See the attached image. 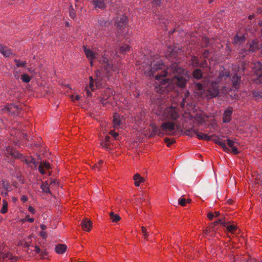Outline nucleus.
Here are the masks:
<instances>
[{"label":"nucleus","instance_id":"1","mask_svg":"<svg viewBox=\"0 0 262 262\" xmlns=\"http://www.w3.org/2000/svg\"><path fill=\"white\" fill-rule=\"evenodd\" d=\"M143 67L146 76L155 77V89L159 93H167L177 87L184 88L186 86L187 79L184 73V70L177 66H173L164 70L163 63L161 59H158Z\"/></svg>","mask_w":262,"mask_h":262},{"label":"nucleus","instance_id":"2","mask_svg":"<svg viewBox=\"0 0 262 262\" xmlns=\"http://www.w3.org/2000/svg\"><path fill=\"white\" fill-rule=\"evenodd\" d=\"M119 70V68L115 64L111 66L109 64H106L104 66L103 69L96 72L97 78L95 79V84H94V81L92 76H90L89 84L85 88L86 96L91 97L92 95L91 92L94 91L96 88H98L102 84V81H105L106 79H108L112 75L113 72H118Z\"/></svg>","mask_w":262,"mask_h":262},{"label":"nucleus","instance_id":"3","mask_svg":"<svg viewBox=\"0 0 262 262\" xmlns=\"http://www.w3.org/2000/svg\"><path fill=\"white\" fill-rule=\"evenodd\" d=\"M180 113L176 107L169 106L166 108L161 114V119L163 120L174 121L179 118Z\"/></svg>","mask_w":262,"mask_h":262},{"label":"nucleus","instance_id":"4","mask_svg":"<svg viewBox=\"0 0 262 262\" xmlns=\"http://www.w3.org/2000/svg\"><path fill=\"white\" fill-rule=\"evenodd\" d=\"M219 89L218 83L216 82H209L207 90L206 97L207 99H211L218 96Z\"/></svg>","mask_w":262,"mask_h":262},{"label":"nucleus","instance_id":"5","mask_svg":"<svg viewBox=\"0 0 262 262\" xmlns=\"http://www.w3.org/2000/svg\"><path fill=\"white\" fill-rule=\"evenodd\" d=\"M113 91L111 89H105L102 94L100 101L104 106L106 105L107 103H112L114 99Z\"/></svg>","mask_w":262,"mask_h":262},{"label":"nucleus","instance_id":"6","mask_svg":"<svg viewBox=\"0 0 262 262\" xmlns=\"http://www.w3.org/2000/svg\"><path fill=\"white\" fill-rule=\"evenodd\" d=\"M175 123L173 121H167L163 123L161 125V129L166 132L167 135L172 134V132L174 129Z\"/></svg>","mask_w":262,"mask_h":262},{"label":"nucleus","instance_id":"7","mask_svg":"<svg viewBox=\"0 0 262 262\" xmlns=\"http://www.w3.org/2000/svg\"><path fill=\"white\" fill-rule=\"evenodd\" d=\"M4 156L7 158H9L10 156L18 159L21 158L23 157L22 154L13 149L9 146L6 147L5 149L4 150Z\"/></svg>","mask_w":262,"mask_h":262},{"label":"nucleus","instance_id":"8","mask_svg":"<svg viewBox=\"0 0 262 262\" xmlns=\"http://www.w3.org/2000/svg\"><path fill=\"white\" fill-rule=\"evenodd\" d=\"M127 20V17L125 15L118 16L115 20V25L118 29H121L125 27Z\"/></svg>","mask_w":262,"mask_h":262},{"label":"nucleus","instance_id":"9","mask_svg":"<svg viewBox=\"0 0 262 262\" xmlns=\"http://www.w3.org/2000/svg\"><path fill=\"white\" fill-rule=\"evenodd\" d=\"M107 0H92L91 3L95 9L104 10L106 8Z\"/></svg>","mask_w":262,"mask_h":262},{"label":"nucleus","instance_id":"10","mask_svg":"<svg viewBox=\"0 0 262 262\" xmlns=\"http://www.w3.org/2000/svg\"><path fill=\"white\" fill-rule=\"evenodd\" d=\"M233 111V108L231 107H228L225 110L223 115V122L224 123H229L231 120Z\"/></svg>","mask_w":262,"mask_h":262},{"label":"nucleus","instance_id":"11","mask_svg":"<svg viewBox=\"0 0 262 262\" xmlns=\"http://www.w3.org/2000/svg\"><path fill=\"white\" fill-rule=\"evenodd\" d=\"M227 143L228 146L231 148V152L233 154L235 155L238 154L239 152L237 148L238 143L236 139L232 140L228 138L227 139Z\"/></svg>","mask_w":262,"mask_h":262},{"label":"nucleus","instance_id":"12","mask_svg":"<svg viewBox=\"0 0 262 262\" xmlns=\"http://www.w3.org/2000/svg\"><path fill=\"white\" fill-rule=\"evenodd\" d=\"M81 226L83 230L89 232L92 227V223L89 219H84L81 221Z\"/></svg>","mask_w":262,"mask_h":262},{"label":"nucleus","instance_id":"13","mask_svg":"<svg viewBox=\"0 0 262 262\" xmlns=\"http://www.w3.org/2000/svg\"><path fill=\"white\" fill-rule=\"evenodd\" d=\"M254 70L255 75L260 78L262 76V65L260 62H256L254 63V66L252 68Z\"/></svg>","mask_w":262,"mask_h":262},{"label":"nucleus","instance_id":"14","mask_svg":"<svg viewBox=\"0 0 262 262\" xmlns=\"http://www.w3.org/2000/svg\"><path fill=\"white\" fill-rule=\"evenodd\" d=\"M6 108L8 111L9 113L11 114H17L20 111V108L16 105L14 104H10L8 105Z\"/></svg>","mask_w":262,"mask_h":262},{"label":"nucleus","instance_id":"15","mask_svg":"<svg viewBox=\"0 0 262 262\" xmlns=\"http://www.w3.org/2000/svg\"><path fill=\"white\" fill-rule=\"evenodd\" d=\"M194 135H196L197 138L199 140H203L205 141H209L211 140L210 137L208 136L207 134L203 133H200L196 130H193Z\"/></svg>","mask_w":262,"mask_h":262},{"label":"nucleus","instance_id":"16","mask_svg":"<svg viewBox=\"0 0 262 262\" xmlns=\"http://www.w3.org/2000/svg\"><path fill=\"white\" fill-rule=\"evenodd\" d=\"M84 52L87 58H89L90 60H93L96 58L95 53L92 50L84 47Z\"/></svg>","mask_w":262,"mask_h":262},{"label":"nucleus","instance_id":"17","mask_svg":"<svg viewBox=\"0 0 262 262\" xmlns=\"http://www.w3.org/2000/svg\"><path fill=\"white\" fill-rule=\"evenodd\" d=\"M111 139V138L110 136H106L105 140L101 142V146L108 151L111 150V148L110 147Z\"/></svg>","mask_w":262,"mask_h":262},{"label":"nucleus","instance_id":"18","mask_svg":"<svg viewBox=\"0 0 262 262\" xmlns=\"http://www.w3.org/2000/svg\"><path fill=\"white\" fill-rule=\"evenodd\" d=\"M241 77L237 74H234L232 77V82L233 83V86L235 89H237L241 82Z\"/></svg>","mask_w":262,"mask_h":262},{"label":"nucleus","instance_id":"19","mask_svg":"<svg viewBox=\"0 0 262 262\" xmlns=\"http://www.w3.org/2000/svg\"><path fill=\"white\" fill-rule=\"evenodd\" d=\"M214 142L215 143L220 145L223 148L225 151H230V149L226 145V143L223 141L222 139L217 138V139L214 140Z\"/></svg>","mask_w":262,"mask_h":262},{"label":"nucleus","instance_id":"20","mask_svg":"<svg viewBox=\"0 0 262 262\" xmlns=\"http://www.w3.org/2000/svg\"><path fill=\"white\" fill-rule=\"evenodd\" d=\"M67 246L64 244H58L55 248V252L59 254L63 253L66 251Z\"/></svg>","mask_w":262,"mask_h":262},{"label":"nucleus","instance_id":"21","mask_svg":"<svg viewBox=\"0 0 262 262\" xmlns=\"http://www.w3.org/2000/svg\"><path fill=\"white\" fill-rule=\"evenodd\" d=\"M45 168L49 169L51 168L49 162H43L41 163L38 167V170L40 173L44 174L46 173Z\"/></svg>","mask_w":262,"mask_h":262},{"label":"nucleus","instance_id":"22","mask_svg":"<svg viewBox=\"0 0 262 262\" xmlns=\"http://www.w3.org/2000/svg\"><path fill=\"white\" fill-rule=\"evenodd\" d=\"M259 47V43L258 41L256 40H252L251 43L250 44V49L249 51L254 52L256 50H258Z\"/></svg>","mask_w":262,"mask_h":262},{"label":"nucleus","instance_id":"23","mask_svg":"<svg viewBox=\"0 0 262 262\" xmlns=\"http://www.w3.org/2000/svg\"><path fill=\"white\" fill-rule=\"evenodd\" d=\"M113 126L118 127L121 124L120 116L118 114H115L113 117Z\"/></svg>","mask_w":262,"mask_h":262},{"label":"nucleus","instance_id":"24","mask_svg":"<svg viewBox=\"0 0 262 262\" xmlns=\"http://www.w3.org/2000/svg\"><path fill=\"white\" fill-rule=\"evenodd\" d=\"M133 178L135 181V185L136 186H139L140 184L143 182L144 181V178L141 177V176L138 173L135 174Z\"/></svg>","mask_w":262,"mask_h":262},{"label":"nucleus","instance_id":"25","mask_svg":"<svg viewBox=\"0 0 262 262\" xmlns=\"http://www.w3.org/2000/svg\"><path fill=\"white\" fill-rule=\"evenodd\" d=\"M0 52L6 57H9L12 54L10 49L4 47H2L0 48Z\"/></svg>","mask_w":262,"mask_h":262},{"label":"nucleus","instance_id":"26","mask_svg":"<svg viewBox=\"0 0 262 262\" xmlns=\"http://www.w3.org/2000/svg\"><path fill=\"white\" fill-rule=\"evenodd\" d=\"M40 188L41 189L42 192L45 193H51L49 185L47 182H45L42 183L40 186Z\"/></svg>","mask_w":262,"mask_h":262},{"label":"nucleus","instance_id":"27","mask_svg":"<svg viewBox=\"0 0 262 262\" xmlns=\"http://www.w3.org/2000/svg\"><path fill=\"white\" fill-rule=\"evenodd\" d=\"M193 77L196 79H200L202 77V72L200 69H195L193 72Z\"/></svg>","mask_w":262,"mask_h":262},{"label":"nucleus","instance_id":"28","mask_svg":"<svg viewBox=\"0 0 262 262\" xmlns=\"http://www.w3.org/2000/svg\"><path fill=\"white\" fill-rule=\"evenodd\" d=\"M245 40V37L244 35L238 36L236 35L234 38V43L235 44L241 43L244 42Z\"/></svg>","mask_w":262,"mask_h":262},{"label":"nucleus","instance_id":"29","mask_svg":"<svg viewBox=\"0 0 262 262\" xmlns=\"http://www.w3.org/2000/svg\"><path fill=\"white\" fill-rule=\"evenodd\" d=\"M14 62L16 63V66L17 68L22 67L26 68L27 62L26 61H21L20 60L14 59Z\"/></svg>","mask_w":262,"mask_h":262},{"label":"nucleus","instance_id":"30","mask_svg":"<svg viewBox=\"0 0 262 262\" xmlns=\"http://www.w3.org/2000/svg\"><path fill=\"white\" fill-rule=\"evenodd\" d=\"M191 202V200L190 199H185L183 198V196H181L178 200L179 204L182 206H186V203H189Z\"/></svg>","mask_w":262,"mask_h":262},{"label":"nucleus","instance_id":"31","mask_svg":"<svg viewBox=\"0 0 262 262\" xmlns=\"http://www.w3.org/2000/svg\"><path fill=\"white\" fill-rule=\"evenodd\" d=\"M110 216L111 220L113 222H117L120 220V216L117 214H115L113 212H110Z\"/></svg>","mask_w":262,"mask_h":262},{"label":"nucleus","instance_id":"32","mask_svg":"<svg viewBox=\"0 0 262 262\" xmlns=\"http://www.w3.org/2000/svg\"><path fill=\"white\" fill-rule=\"evenodd\" d=\"M3 206L1 210V212L3 214H5L8 211V203L5 200H3Z\"/></svg>","mask_w":262,"mask_h":262},{"label":"nucleus","instance_id":"33","mask_svg":"<svg viewBox=\"0 0 262 262\" xmlns=\"http://www.w3.org/2000/svg\"><path fill=\"white\" fill-rule=\"evenodd\" d=\"M130 49V47L128 45L125 44L120 47V50L122 53L124 54L129 51Z\"/></svg>","mask_w":262,"mask_h":262},{"label":"nucleus","instance_id":"34","mask_svg":"<svg viewBox=\"0 0 262 262\" xmlns=\"http://www.w3.org/2000/svg\"><path fill=\"white\" fill-rule=\"evenodd\" d=\"M159 23L162 27H166L169 24V21L165 18L161 17L159 19Z\"/></svg>","mask_w":262,"mask_h":262},{"label":"nucleus","instance_id":"35","mask_svg":"<svg viewBox=\"0 0 262 262\" xmlns=\"http://www.w3.org/2000/svg\"><path fill=\"white\" fill-rule=\"evenodd\" d=\"M227 230L230 233H233L236 229L237 226L235 225H227L226 223V226Z\"/></svg>","mask_w":262,"mask_h":262},{"label":"nucleus","instance_id":"36","mask_svg":"<svg viewBox=\"0 0 262 262\" xmlns=\"http://www.w3.org/2000/svg\"><path fill=\"white\" fill-rule=\"evenodd\" d=\"M191 64L194 67H198V66H199V61L198 57L195 56L192 57Z\"/></svg>","mask_w":262,"mask_h":262},{"label":"nucleus","instance_id":"37","mask_svg":"<svg viewBox=\"0 0 262 262\" xmlns=\"http://www.w3.org/2000/svg\"><path fill=\"white\" fill-rule=\"evenodd\" d=\"M21 80L25 83H28L31 80V78L27 74H24L21 77Z\"/></svg>","mask_w":262,"mask_h":262},{"label":"nucleus","instance_id":"38","mask_svg":"<svg viewBox=\"0 0 262 262\" xmlns=\"http://www.w3.org/2000/svg\"><path fill=\"white\" fill-rule=\"evenodd\" d=\"M230 76V72L229 71H222L219 73V78H222L223 77H228Z\"/></svg>","mask_w":262,"mask_h":262},{"label":"nucleus","instance_id":"39","mask_svg":"<svg viewBox=\"0 0 262 262\" xmlns=\"http://www.w3.org/2000/svg\"><path fill=\"white\" fill-rule=\"evenodd\" d=\"M69 13H70V16L71 18H72L73 19H74L76 17V13H75V10L72 5H71L70 7Z\"/></svg>","mask_w":262,"mask_h":262},{"label":"nucleus","instance_id":"40","mask_svg":"<svg viewBox=\"0 0 262 262\" xmlns=\"http://www.w3.org/2000/svg\"><path fill=\"white\" fill-rule=\"evenodd\" d=\"M164 142L166 143L168 147H170L171 145L174 142V140L173 139H170L168 138H165L164 139Z\"/></svg>","mask_w":262,"mask_h":262},{"label":"nucleus","instance_id":"41","mask_svg":"<svg viewBox=\"0 0 262 262\" xmlns=\"http://www.w3.org/2000/svg\"><path fill=\"white\" fill-rule=\"evenodd\" d=\"M195 120L200 123H202L204 121V119L203 117L202 116V115H199L198 114L196 115V117H195Z\"/></svg>","mask_w":262,"mask_h":262},{"label":"nucleus","instance_id":"42","mask_svg":"<svg viewBox=\"0 0 262 262\" xmlns=\"http://www.w3.org/2000/svg\"><path fill=\"white\" fill-rule=\"evenodd\" d=\"M253 95L255 97L262 98V91H259L253 92Z\"/></svg>","mask_w":262,"mask_h":262},{"label":"nucleus","instance_id":"43","mask_svg":"<svg viewBox=\"0 0 262 262\" xmlns=\"http://www.w3.org/2000/svg\"><path fill=\"white\" fill-rule=\"evenodd\" d=\"M152 128V132L154 134H156L157 133H158L159 135L161 134L160 130L158 128V127L156 126L155 125H151Z\"/></svg>","mask_w":262,"mask_h":262},{"label":"nucleus","instance_id":"44","mask_svg":"<svg viewBox=\"0 0 262 262\" xmlns=\"http://www.w3.org/2000/svg\"><path fill=\"white\" fill-rule=\"evenodd\" d=\"M141 228H142V233L143 234V236H144V238L147 239V237L148 236V232L147 231V229L144 226H142L141 227Z\"/></svg>","mask_w":262,"mask_h":262},{"label":"nucleus","instance_id":"45","mask_svg":"<svg viewBox=\"0 0 262 262\" xmlns=\"http://www.w3.org/2000/svg\"><path fill=\"white\" fill-rule=\"evenodd\" d=\"M2 185H3V187H4V188L5 189L8 190V189L10 187V185H9V183L7 181H3V183H2Z\"/></svg>","mask_w":262,"mask_h":262},{"label":"nucleus","instance_id":"46","mask_svg":"<svg viewBox=\"0 0 262 262\" xmlns=\"http://www.w3.org/2000/svg\"><path fill=\"white\" fill-rule=\"evenodd\" d=\"M193 130H195V129L193 128H191V129L186 130V135L187 136H191V137L193 136V135L194 134V132H193Z\"/></svg>","mask_w":262,"mask_h":262},{"label":"nucleus","instance_id":"47","mask_svg":"<svg viewBox=\"0 0 262 262\" xmlns=\"http://www.w3.org/2000/svg\"><path fill=\"white\" fill-rule=\"evenodd\" d=\"M160 4H161V1L160 0H153L152 1V6H160Z\"/></svg>","mask_w":262,"mask_h":262},{"label":"nucleus","instance_id":"48","mask_svg":"<svg viewBox=\"0 0 262 262\" xmlns=\"http://www.w3.org/2000/svg\"><path fill=\"white\" fill-rule=\"evenodd\" d=\"M213 224L214 226H217L219 224H222L224 226H226V223L223 222L222 220H219L217 221H215L213 223Z\"/></svg>","mask_w":262,"mask_h":262},{"label":"nucleus","instance_id":"49","mask_svg":"<svg viewBox=\"0 0 262 262\" xmlns=\"http://www.w3.org/2000/svg\"><path fill=\"white\" fill-rule=\"evenodd\" d=\"M26 162L27 163H33V164H35L36 163V161L34 159L31 158H29V159H26Z\"/></svg>","mask_w":262,"mask_h":262},{"label":"nucleus","instance_id":"50","mask_svg":"<svg viewBox=\"0 0 262 262\" xmlns=\"http://www.w3.org/2000/svg\"><path fill=\"white\" fill-rule=\"evenodd\" d=\"M207 63L206 62V61L204 60L202 62H199V66H198V67L201 68H205L207 67Z\"/></svg>","mask_w":262,"mask_h":262},{"label":"nucleus","instance_id":"51","mask_svg":"<svg viewBox=\"0 0 262 262\" xmlns=\"http://www.w3.org/2000/svg\"><path fill=\"white\" fill-rule=\"evenodd\" d=\"M28 210L32 214H35L36 212L35 209L31 206H29Z\"/></svg>","mask_w":262,"mask_h":262},{"label":"nucleus","instance_id":"52","mask_svg":"<svg viewBox=\"0 0 262 262\" xmlns=\"http://www.w3.org/2000/svg\"><path fill=\"white\" fill-rule=\"evenodd\" d=\"M25 220L30 223H33L34 222V219L33 217H30L29 215L26 216Z\"/></svg>","mask_w":262,"mask_h":262},{"label":"nucleus","instance_id":"53","mask_svg":"<svg viewBox=\"0 0 262 262\" xmlns=\"http://www.w3.org/2000/svg\"><path fill=\"white\" fill-rule=\"evenodd\" d=\"M195 86L196 88L199 90H201L203 89V84L200 82L196 83Z\"/></svg>","mask_w":262,"mask_h":262},{"label":"nucleus","instance_id":"54","mask_svg":"<svg viewBox=\"0 0 262 262\" xmlns=\"http://www.w3.org/2000/svg\"><path fill=\"white\" fill-rule=\"evenodd\" d=\"M214 217V214L212 212H209L207 214V217L210 220H212Z\"/></svg>","mask_w":262,"mask_h":262},{"label":"nucleus","instance_id":"55","mask_svg":"<svg viewBox=\"0 0 262 262\" xmlns=\"http://www.w3.org/2000/svg\"><path fill=\"white\" fill-rule=\"evenodd\" d=\"M33 251L35 252L36 253H39L40 252V250L38 246H35L34 247Z\"/></svg>","mask_w":262,"mask_h":262},{"label":"nucleus","instance_id":"56","mask_svg":"<svg viewBox=\"0 0 262 262\" xmlns=\"http://www.w3.org/2000/svg\"><path fill=\"white\" fill-rule=\"evenodd\" d=\"M40 252V256L42 258H45V256L47 255V252L46 251H41Z\"/></svg>","mask_w":262,"mask_h":262},{"label":"nucleus","instance_id":"57","mask_svg":"<svg viewBox=\"0 0 262 262\" xmlns=\"http://www.w3.org/2000/svg\"><path fill=\"white\" fill-rule=\"evenodd\" d=\"M21 201L23 202H26L28 201V198L26 195H23L21 196Z\"/></svg>","mask_w":262,"mask_h":262},{"label":"nucleus","instance_id":"58","mask_svg":"<svg viewBox=\"0 0 262 262\" xmlns=\"http://www.w3.org/2000/svg\"><path fill=\"white\" fill-rule=\"evenodd\" d=\"M40 235L43 238H46L47 237V235L46 232L41 231L40 233Z\"/></svg>","mask_w":262,"mask_h":262},{"label":"nucleus","instance_id":"59","mask_svg":"<svg viewBox=\"0 0 262 262\" xmlns=\"http://www.w3.org/2000/svg\"><path fill=\"white\" fill-rule=\"evenodd\" d=\"M110 134L113 136L115 139H116V137L118 136V134L117 133H115L114 132V131L113 130H111L110 132Z\"/></svg>","mask_w":262,"mask_h":262},{"label":"nucleus","instance_id":"60","mask_svg":"<svg viewBox=\"0 0 262 262\" xmlns=\"http://www.w3.org/2000/svg\"><path fill=\"white\" fill-rule=\"evenodd\" d=\"M185 98H184L182 100V101L181 102V106L182 107V108H184V106H185Z\"/></svg>","mask_w":262,"mask_h":262},{"label":"nucleus","instance_id":"61","mask_svg":"<svg viewBox=\"0 0 262 262\" xmlns=\"http://www.w3.org/2000/svg\"><path fill=\"white\" fill-rule=\"evenodd\" d=\"M99 167L100 166L97 164H96L93 166V168L95 170H98L99 169Z\"/></svg>","mask_w":262,"mask_h":262},{"label":"nucleus","instance_id":"62","mask_svg":"<svg viewBox=\"0 0 262 262\" xmlns=\"http://www.w3.org/2000/svg\"><path fill=\"white\" fill-rule=\"evenodd\" d=\"M209 53V51L208 50H205L204 52L203 56L204 58H206L207 57V55Z\"/></svg>","mask_w":262,"mask_h":262},{"label":"nucleus","instance_id":"63","mask_svg":"<svg viewBox=\"0 0 262 262\" xmlns=\"http://www.w3.org/2000/svg\"><path fill=\"white\" fill-rule=\"evenodd\" d=\"M27 70L31 73H33L34 72V70L31 68H27Z\"/></svg>","mask_w":262,"mask_h":262},{"label":"nucleus","instance_id":"64","mask_svg":"<svg viewBox=\"0 0 262 262\" xmlns=\"http://www.w3.org/2000/svg\"><path fill=\"white\" fill-rule=\"evenodd\" d=\"M219 215H220V212L219 211L214 212V217L219 216Z\"/></svg>","mask_w":262,"mask_h":262}]
</instances>
